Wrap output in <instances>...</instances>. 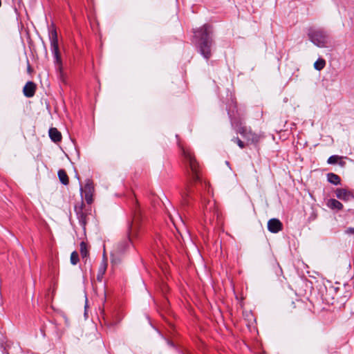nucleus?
<instances>
[{
    "instance_id": "f257e3e1",
    "label": "nucleus",
    "mask_w": 354,
    "mask_h": 354,
    "mask_svg": "<svg viewBox=\"0 0 354 354\" xmlns=\"http://www.w3.org/2000/svg\"><path fill=\"white\" fill-rule=\"evenodd\" d=\"M183 161L186 168V172L188 177V183L183 192L181 193V197L185 205L189 204V198L194 192L193 187L196 189L206 188L207 185L203 182L200 176L199 165L189 149L182 147Z\"/></svg>"
},
{
    "instance_id": "f03ea898",
    "label": "nucleus",
    "mask_w": 354,
    "mask_h": 354,
    "mask_svg": "<svg viewBox=\"0 0 354 354\" xmlns=\"http://www.w3.org/2000/svg\"><path fill=\"white\" fill-rule=\"evenodd\" d=\"M194 32L198 53L208 60L212 56V47L214 43L212 26L209 24H204Z\"/></svg>"
},
{
    "instance_id": "7ed1b4c3",
    "label": "nucleus",
    "mask_w": 354,
    "mask_h": 354,
    "mask_svg": "<svg viewBox=\"0 0 354 354\" xmlns=\"http://www.w3.org/2000/svg\"><path fill=\"white\" fill-rule=\"evenodd\" d=\"M142 220V214L137 204L133 209V219L128 223V237L120 241L115 249V252L119 254H124L127 250L131 246V241L129 237L130 234L134 233V231L138 227V225Z\"/></svg>"
},
{
    "instance_id": "20e7f679",
    "label": "nucleus",
    "mask_w": 354,
    "mask_h": 354,
    "mask_svg": "<svg viewBox=\"0 0 354 354\" xmlns=\"http://www.w3.org/2000/svg\"><path fill=\"white\" fill-rule=\"evenodd\" d=\"M234 109L237 111V106L236 102L232 100V104L227 105V115L231 122L232 127L234 128L239 133H240L244 138L252 142L257 141V136L255 133H253L250 129L247 128L245 126H243L241 122H236L234 118Z\"/></svg>"
},
{
    "instance_id": "39448f33",
    "label": "nucleus",
    "mask_w": 354,
    "mask_h": 354,
    "mask_svg": "<svg viewBox=\"0 0 354 354\" xmlns=\"http://www.w3.org/2000/svg\"><path fill=\"white\" fill-rule=\"evenodd\" d=\"M48 37L50 44V50L53 57V62L56 68L61 71L62 68V60L59 49L58 37L54 24L48 27Z\"/></svg>"
},
{
    "instance_id": "423d86ee",
    "label": "nucleus",
    "mask_w": 354,
    "mask_h": 354,
    "mask_svg": "<svg viewBox=\"0 0 354 354\" xmlns=\"http://www.w3.org/2000/svg\"><path fill=\"white\" fill-rule=\"evenodd\" d=\"M307 34L309 40L319 48L326 47L328 42V35L322 28H310Z\"/></svg>"
},
{
    "instance_id": "0eeeda50",
    "label": "nucleus",
    "mask_w": 354,
    "mask_h": 354,
    "mask_svg": "<svg viewBox=\"0 0 354 354\" xmlns=\"http://www.w3.org/2000/svg\"><path fill=\"white\" fill-rule=\"evenodd\" d=\"M75 177L77 178L80 184V196L82 198V202H83V195L84 196V199L87 204H91L93 203V195L94 192V186L93 182L90 179H86V184L84 185V188L83 189L80 178L77 173L75 174Z\"/></svg>"
},
{
    "instance_id": "6e6552de",
    "label": "nucleus",
    "mask_w": 354,
    "mask_h": 354,
    "mask_svg": "<svg viewBox=\"0 0 354 354\" xmlns=\"http://www.w3.org/2000/svg\"><path fill=\"white\" fill-rule=\"evenodd\" d=\"M84 203L82 202L80 205L75 206V212L78 219L79 224L82 227L83 230H85L86 221V214L83 212Z\"/></svg>"
},
{
    "instance_id": "1a4fd4ad",
    "label": "nucleus",
    "mask_w": 354,
    "mask_h": 354,
    "mask_svg": "<svg viewBox=\"0 0 354 354\" xmlns=\"http://www.w3.org/2000/svg\"><path fill=\"white\" fill-rule=\"evenodd\" d=\"M282 228V223L278 218H271L268 222V230L272 233H278Z\"/></svg>"
},
{
    "instance_id": "9d476101",
    "label": "nucleus",
    "mask_w": 354,
    "mask_h": 354,
    "mask_svg": "<svg viewBox=\"0 0 354 354\" xmlns=\"http://www.w3.org/2000/svg\"><path fill=\"white\" fill-rule=\"evenodd\" d=\"M36 91V84L32 82L28 81L23 88L24 95L26 97H32L34 96Z\"/></svg>"
},
{
    "instance_id": "9b49d317",
    "label": "nucleus",
    "mask_w": 354,
    "mask_h": 354,
    "mask_svg": "<svg viewBox=\"0 0 354 354\" xmlns=\"http://www.w3.org/2000/svg\"><path fill=\"white\" fill-rule=\"evenodd\" d=\"M335 193L337 198L340 200L347 201L354 199L353 195L345 189H337Z\"/></svg>"
},
{
    "instance_id": "f8f14e48",
    "label": "nucleus",
    "mask_w": 354,
    "mask_h": 354,
    "mask_svg": "<svg viewBox=\"0 0 354 354\" xmlns=\"http://www.w3.org/2000/svg\"><path fill=\"white\" fill-rule=\"evenodd\" d=\"M49 137L54 142H58L62 140L61 133L55 127H51L48 131Z\"/></svg>"
},
{
    "instance_id": "ddd939ff",
    "label": "nucleus",
    "mask_w": 354,
    "mask_h": 354,
    "mask_svg": "<svg viewBox=\"0 0 354 354\" xmlns=\"http://www.w3.org/2000/svg\"><path fill=\"white\" fill-rule=\"evenodd\" d=\"M107 268V263L106 259H103L100 265L98 268V272L97 274V280L98 281H102L103 275L105 274Z\"/></svg>"
},
{
    "instance_id": "4468645a",
    "label": "nucleus",
    "mask_w": 354,
    "mask_h": 354,
    "mask_svg": "<svg viewBox=\"0 0 354 354\" xmlns=\"http://www.w3.org/2000/svg\"><path fill=\"white\" fill-rule=\"evenodd\" d=\"M327 180L330 183L334 185H338L341 183L340 177L334 173L327 174Z\"/></svg>"
},
{
    "instance_id": "2eb2a0df",
    "label": "nucleus",
    "mask_w": 354,
    "mask_h": 354,
    "mask_svg": "<svg viewBox=\"0 0 354 354\" xmlns=\"http://www.w3.org/2000/svg\"><path fill=\"white\" fill-rule=\"evenodd\" d=\"M80 252L83 259H85V263H86L87 259L88 257V251L87 249V245L84 241H82L80 244Z\"/></svg>"
},
{
    "instance_id": "dca6fc26",
    "label": "nucleus",
    "mask_w": 354,
    "mask_h": 354,
    "mask_svg": "<svg viewBox=\"0 0 354 354\" xmlns=\"http://www.w3.org/2000/svg\"><path fill=\"white\" fill-rule=\"evenodd\" d=\"M327 205L333 209L341 210L343 208V205L339 201L334 198L328 200Z\"/></svg>"
},
{
    "instance_id": "f3484780",
    "label": "nucleus",
    "mask_w": 354,
    "mask_h": 354,
    "mask_svg": "<svg viewBox=\"0 0 354 354\" xmlns=\"http://www.w3.org/2000/svg\"><path fill=\"white\" fill-rule=\"evenodd\" d=\"M57 175H58L60 182L63 185H66L68 184V183H69L68 177L66 171L64 169H59L57 172Z\"/></svg>"
},
{
    "instance_id": "a211bd4d",
    "label": "nucleus",
    "mask_w": 354,
    "mask_h": 354,
    "mask_svg": "<svg viewBox=\"0 0 354 354\" xmlns=\"http://www.w3.org/2000/svg\"><path fill=\"white\" fill-rule=\"evenodd\" d=\"M326 62L324 59H318L314 64V67L317 71H321L324 68Z\"/></svg>"
},
{
    "instance_id": "6ab92c4d",
    "label": "nucleus",
    "mask_w": 354,
    "mask_h": 354,
    "mask_svg": "<svg viewBox=\"0 0 354 354\" xmlns=\"http://www.w3.org/2000/svg\"><path fill=\"white\" fill-rule=\"evenodd\" d=\"M80 261L79 254L76 251H73L71 254V263L72 265H76Z\"/></svg>"
},
{
    "instance_id": "aec40b11",
    "label": "nucleus",
    "mask_w": 354,
    "mask_h": 354,
    "mask_svg": "<svg viewBox=\"0 0 354 354\" xmlns=\"http://www.w3.org/2000/svg\"><path fill=\"white\" fill-rule=\"evenodd\" d=\"M340 158H341V157L337 155L330 156L328 158L327 163L329 165L336 164L337 162V161L339 160V159H340Z\"/></svg>"
},
{
    "instance_id": "412c9836",
    "label": "nucleus",
    "mask_w": 354,
    "mask_h": 354,
    "mask_svg": "<svg viewBox=\"0 0 354 354\" xmlns=\"http://www.w3.org/2000/svg\"><path fill=\"white\" fill-rule=\"evenodd\" d=\"M232 141H233L234 142L236 143L238 145V146L241 148V149H243L245 147V144L243 141H241L238 137H236V138H233L232 139Z\"/></svg>"
},
{
    "instance_id": "4be33fe9",
    "label": "nucleus",
    "mask_w": 354,
    "mask_h": 354,
    "mask_svg": "<svg viewBox=\"0 0 354 354\" xmlns=\"http://www.w3.org/2000/svg\"><path fill=\"white\" fill-rule=\"evenodd\" d=\"M203 204H204V208L206 211H207L208 209L211 210L212 209V206L211 207H208L209 204L210 203V201H208L207 204L205 203V200L204 199L203 201Z\"/></svg>"
},
{
    "instance_id": "5701e85b",
    "label": "nucleus",
    "mask_w": 354,
    "mask_h": 354,
    "mask_svg": "<svg viewBox=\"0 0 354 354\" xmlns=\"http://www.w3.org/2000/svg\"><path fill=\"white\" fill-rule=\"evenodd\" d=\"M347 232L351 233V234H354V227H349L348 230H347Z\"/></svg>"
},
{
    "instance_id": "b1692460",
    "label": "nucleus",
    "mask_w": 354,
    "mask_h": 354,
    "mask_svg": "<svg viewBox=\"0 0 354 354\" xmlns=\"http://www.w3.org/2000/svg\"><path fill=\"white\" fill-rule=\"evenodd\" d=\"M111 261H112V263H115L116 262L115 259L113 257V255H112Z\"/></svg>"
},
{
    "instance_id": "393cba45",
    "label": "nucleus",
    "mask_w": 354,
    "mask_h": 354,
    "mask_svg": "<svg viewBox=\"0 0 354 354\" xmlns=\"http://www.w3.org/2000/svg\"><path fill=\"white\" fill-rule=\"evenodd\" d=\"M28 71H29V70H30V64H29V63H28Z\"/></svg>"
},
{
    "instance_id": "a878e982",
    "label": "nucleus",
    "mask_w": 354,
    "mask_h": 354,
    "mask_svg": "<svg viewBox=\"0 0 354 354\" xmlns=\"http://www.w3.org/2000/svg\"><path fill=\"white\" fill-rule=\"evenodd\" d=\"M169 344L171 346H174V344L172 342H169Z\"/></svg>"
},
{
    "instance_id": "bb28decb",
    "label": "nucleus",
    "mask_w": 354,
    "mask_h": 354,
    "mask_svg": "<svg viewBox=\"0 0 354 354\" xmlns=\"http://www.w3.org/2000/svg\"><path fill=\"white\" fill-rule=\"evenodd\" d=\"M229 162L228 161H226V165H229Z\"/></svg>"
}]
</instances>
